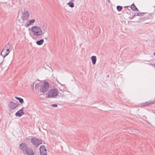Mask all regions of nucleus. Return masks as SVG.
Returning <instances> with one entry per match:
<instances>
[{
	"instance_id": "18",
	"label": "nucleus",
	"mask_w": 155,
	"mask_h": 155,
	"mask_svg": "<svg viewBox=\"0 0 155 155\" xmlns=\"http://www.w3.org/2000/svg\"><path fill=\"white\" fill-rule=\"evenodd\" d=\"M44 42V40L41 39L39 41H36V44L38 45H41Z\"/></svg>"
},
{
	"instance_id": "30",
	"label": "nucleus",
	"mask_w": 155,
	"mask_h": 155,
	"mask_svg": "<svg viewBox=\"0 0 155 155\" xmlns=\"http://www.w3.org/2000/svg\"><path fill=\"white\" fill-rule=\"evenodd\" d=\"M128 7V6H125V7H124V8H127Z\"/></svg>"
},
{
	"instance_id": "6",
	"label": "nucleus",
	"mask_w": 155,
	"mask_h": 155,
	"mask_svg": "<svg viewBox=\"0 0 155 155\" xmlns=\"http://www.w3.org/2000/svg\"><path fill=\"white\" fill-rule=\"evenodd\" d=\"M40 151L41 155H47V150L44 145L40 147Z\"/></svg>"
},
{
	"instance_id": "11",
	"label": "nucleus",
	"mask_w": 155,
	"mask_h": 155,
	"mask_svg": "<svg viewBox=\"0 0 155 155\" xmlns=\"http://www.w3.org/2000/svg\"><path fill=\"white\" fill-rule=\"evenodd\" d=\"M23 109V108H22L20 109L15 114V115L17 116H18L20 117L23 115L24 114V113L22 111Z\"/></svg>"
},
{
	"instance_id": "25",
	"label": "nucleus",
	"mask_w": 155,
	"mask_h": 155,
	"mask_svg": "<svg viewBox=\"0 0 155 155\" xmlns=\"http://www.w3.org/2000/svg\"><path fill=\"white\" fill-rule=\"evenodd\" d=\"M51 106V107H57L58 105L57 104H52Z\"/></svg>"
},
{
	"instance_id": "12",
	"label": "nucleus",
	"mask_w": 155,
	"mask_h": 155,
	"mask_svg": "<svg viewBox=\"0 0 155 155\" xmlns=\"http://www.w3.org/2000/svg\"><path fill=\"white\" fill-rule=\"evenodd\" d=\"M24 3L23 1H17L16 4L18 7H20L23 6Z\"/></svg>"
},
{
	"instance_id": "14",
	"label": "nucleus",
	"mask_w": 155,
	"mask_h": 155,
	"mask_svg": "<svg viewBox=\"0 0 155 155\" xmlns=\"http://www.w3.org/2000/svg\"><path fill=\"white\" fill-rule=\"evenodd\" d=\"M35 21V20L34 19L30 20L29 22L28 21L27 23L25 24V26L26 27H28L32 23H34Z\"/></svg>"
},
{
	"instance_id": "24",
	"label": "nucleus",
	"mask_w": 155,
	"mask_h": 155,
	"mask_svg": "<svg viewBox=\"0 0 155 155\" xmlns=\"http://www.w3.org/2000/svg\"><path fill=\"white\" fill-rule=\"evenodd\" d=\"M4 49H5V51H7V53H8V54L10 52V51L9 50V49H7V48H4Z\"/></svg>"
},
{
	"instance_id": "29",
	"label": "nucleus",
	"mask_w": 155,
	"mask_h": 155,
	"mask_svg": "<svg viewBox=\"0 0 155 155\" xmlns=\"http://www.w3.org/2000/svg\"><path fill=\"white\" fill-rule=\"evenodd\" d=\"M45 39H48V38H47H47H45Z\"/></svg>"
},
{
	"instance_id": "10",
	"label": "nucleus",
	"mask_w": 155,
	"mask_h": 155,
	"mask_svg": "<svg viewBox=\"0 0 155 155\" xmlns=\"http://www.w3.org/2000/svg\"><path fill=\"white\" fill-rule=\"evenodd\" d=\"M8 106L9 107L12 109H15L17 106V105L16 104L12 101L9 102Z\"/></svg>"
},
{
	"instance_id": "3",
	"label": "nucleus",
	"mask_w": 155,
	"mask_h": 155,
	"mask_svg": "<svg viewBox=\"0 0 155 155\" xmlns=\"http://www.w3.org/2000/svg\"><path fill=\"white\" fill-rule=\"evenodd\" d=\"M49 87V83L47 82H45L40 86V91L42 92H45L48 90Z\"/></svg>"
},
{
	"instance_id": "26",
	"label": "nucleus",
	"mask_w": 155,
	"mask_h": 155,
	"mask_svg": "<svg viewBox=\"0 0 155 155\" xmlns=\"http://www.w3.org/2000/svg\"><path fill=\"white\" fill-rule=\"evenodd\" d=\"M140 13L138 12H135L134 14V16H139Z\"/></svg>"
},
{
	"instance_id": "22",
	"label": "nucleus",
	"mask_w": 155,
	"mask_h": 155,
	"mask_svg": "<svg viewBox=\"0 0 155 155\" xmlns=\"http://www.w3.org/2000/svg\"><path fill=\"white\" fill-rule=\"evenodd\" d=\"M11 45H10L8 43L7 45H6L5 47H4V48H7V49H9L10 48Z\"/></svg>"
},
{
	"instance_id": "19",
	"label": "nucleus",
	"mask_w": 155,
	"mask_h": 155,
	"mask_svg": "<svg viewBox=\"0 0 155 155\" xmlns=\"http://www.w3.org/2000/svg\"><path fill=\"white\" fill-rule=\"evenodd\" d=\"M6 3L7 5H8L10 7L12 6L13 5L12 1H8Z\"/></svg>"
},
{
	"instance_id": "13",
	"label": "nucleus",
	"mask_w": 155,
	"mask_h": 155,
	"mask_svg": "<svg viewBox=\"0 0 155 155\" xmlns=\"http://www.w3.org/2000/svg\"><path fill=\"white\" fill-rule=\"evenodd\" d=\"M5 50V49H4L3 48L1 53V55L3 58H5L6 56H7L8 54V53H6Z\"/></svg>"
},
{
	"instance_id": "28",
	"label": "nucleus",
	"mask_w": 155,
	"mask_h": 155,
	"mask_svg": "<svg viewBox=\"0 0 155 155\" xmlns=\"http://www.w3.org/2000/svg\"><path fill=\"white\" fill-rule=\"evenodd\" d=\"M64 96V94H63V95L61 94V97H63Z\"/></svg>"
},
{
	"instance_id": "2",
	"label": "nucleus",
	"mask_w": 155,
	"mask_h": 155,
	"mask_svg": "<svg viewBox=\"0 0 155 155\" xmlns=\"http://www.w3.org/2000/svg\"><path fill=\"white\" fill-rule=\"evenodd\" d=\"M31 31L36 36H39L44 33L43 32L41 29L37 26L33 27L31 28Z\"/></svg>"
},
{
	"instance_id": "32",
	"label": "nucleus",
	"mask_w": 155,
	"mask_h": 155,
	"mask_svg": "<svg viewBox=\"0 0 155 155\" xmlns=\"http://www.w3.org/2000/svg\"><path fill=\"white\" fill-rule=\"evenodd\" d=\"M154 65L155 66V64H154Z\"/></svg>"
},
{
	"instance_id": "17",
	"label": "nucleus",
	"mask_w": 155,
	"mask_h": 155,
	"mask_svg": "<svg viewBox=\"0 0 155 155\" xmlns=\"http://www.w3.org/2000/svg\"><path fill=\"white\" fill-rule=\"evenodd\" d=\"M15 98L16 99L18 100L19 101V102L21 104H22L23 103L24 101L22 98L17 97H15Z\"/></svg>"
},
{
	"instance_id": "5",
	"label": "nucleus",
	"mask_w": 155,
	"mask_h": 155,
	"mask_svg": "<svg viewBox=\"0 0 155 155\" xmlns=\"http://www.w3.org/2000/svg\"><path fill=\"white\" fill-rule=\"evenodd\" d=\"M31 142L34 145L37 147L39 145L42 143V140L34 137L31 139Z\"/></svg>"
},
{
	"instance_id": "8",
	"label": "nucleus",
	"mask_w": 155,
	"mask_h": 155,
	"mask_svg": "<svg viewBox=\"0 0 155 155\" xmlns=\"http://www.w3.org/2000/svg\"><path fill=\"white\" fill-rule=\"evenodd\" d=\"M155 103V101H146L145 102H143L141 104V107H147L150 105L154 104Z\"/></svg>"
},
{
	"instance_id": "27",
	"label": "nucleus",
	"mask_w": 155,
	"mask_h": 155,
	"mask_svg": "<svg viewBox=\"0 0 155 155\" xmlns=\"http://www.w3.org/2000/svg\"><path fill=\"white\" fill-rule=\"evenodd\" d=\"M143 13H140V15H143Z\"/></svg>"
},
{
	"instance_id": "23",
	"label": "nucleus",
	"mask_w": 155,
	"mask_h": 155,
	"mask_svg": "<svg viewBox=\"0 0 155 155\" xmlns=\"http://www.w3.org/2000/svg\"><path fill=\"white\" fill-rule=\"evenodd\" d=\"M39 86V84H35V88L36 89H38Z\"/></svg>"
},
{
	"instance_id": "9",
	"label": "nucleus",
	"mask_w": 155,
	"mask_h": 155,
	"mask_svg": "<svg viewBox=\"0 0 155 155\" xmlns=\"http://www.w3.org/2000/svg\"><path fill=\"white\" fill-rule=\"evenodd\" d=\"M27 154L28 155H33L34 152L32 149L29 147H28L25 151Z\"/></svg>"
},
{
	"instance_id": "1",
	"label": "nucleus",
	"mask_w": 155,
	"mask_h": 155,
	"mask_svg": "<svg viewBox=\"0 0 155 155\" xmlns=\"http://www.w3.org/2000/svg\"><path fill=\"white\" fill-rule=\"evenodd\" d=\"M21 13L22 14V16H21V18H19V12H18V18L19 22L20 23H23L24 21L27 20L29 16V13L27 10L24 9L23 11H22V9H21Z\"/></svg>"
},
{
	"instance_id": "15",
	"label": "nucleus",
	"mask_w": 155,
	"mask_h": 155,
	"mask_svg": "<svg viewBox=\"0 0 155 155\" xmlns=\"http://www.w3.org/2000/svg\"><path fill=\"white\" fill-rule=\"evenodd\" d=\"M91 59L93 64H95L97 60L96 57L95 56H93L91 57Z\"/></svg>"
},
{
	"instance_id": "7",
	"label": "nucleus",
	"mask_w": 155,
	"mask_h": 155,
	"mask_svg": "<svg viewBox=\"0 0 155 155\" xmlns=\"http://www.w3.org/2000/svg\"><path fill=\"white\" fill-rule=\"evenodd\" d=\"M28 147H27V144L25 143H22L20 144L19 146V149L24 153H25V151H26V150Z\"/></svg>"
},
{
	"instance_id": "31",
	"label": "nucleus",
	"mask_w": 155,
	"mask_h": 155,
	"mask_svg": "<svg viewBox=\"0 0 155 155\" xmlns=\"http://www.w3.org/2000/svg\"><path fill=\"white\" fill-rule=\"evenodd\" d=\"M153 54L155 56V52L153 53Z\"/></svg>"
},
{
	"instance_id": "20",
	"label": "nucleus",
	"mask_w": 155,
	"mask_h": 155,
	"mask_svg": "<svg viewBox=\"0 0 155 155\" xmlns=\"http://www.w3.org/2000/svg\"><path fill=\"white\" fill-rule=\"evenodd\" d=\"M67 4L71 7L73 8L74 7V3L71 2L68 3Z\"/></svg>"
},
{
	"instance_id": "4",
	"label": "nucleus",
	"mask_w": 155,
	"mask_h": 155,
	"mask_svg": "<svg viewBox=\"0 0 155 155\" xmlns=\"http://www.w3.org/2000/svg\"><path fill=\"white\" fill-rule=\"evenodd\" d=\"M58 94V91L56 89H51L48 93V97H54Z\"/></svg>"
},
{
	"instance_id": "33",
	"label": "nucleus",
	"mask_w": 155,
	"mask_h": 155,
	"mask_svg": "<svg viewBox=\"0 0 155 155\" xmlns=\"http://www.w3.org/2000/svg\"><path fill=\"white\" fill-rule=\"evenodd\" d=\"M108 1L109 2H110V1L108 0Z\"/></svg>"
},
{
	"instance_id": "16",
	"label": "nucleus",
	"mask_w": 155,
	"mask_h": 155,
	"mask_svg": "<svg viewBox=\"0 0 155 155\" xmlns=\"http://www.w3.org/2000/svg\"><path fill=\"white\" fill-rule=\"evenodd\" d=\"M131 9L134 11H138V9L136 7L134 4H133L131 6Z\"/></svg>"
},
{
	"instance_id": "21",
	"label": "nucleus",
	"mask_w": 155,
	"mask_h": 155,
	"mask_svg": "<svg viewBox=\"0 0 155 155\" xmlns=\"http://www.w3.org/2000/svg\"><path fill=\"white\" fill-rule=\"evenodd\" d=\"M117 9L118 11H120L122 10V7L121 6L118 5L117 7Z\"/></svg>"
}]
</instances>
